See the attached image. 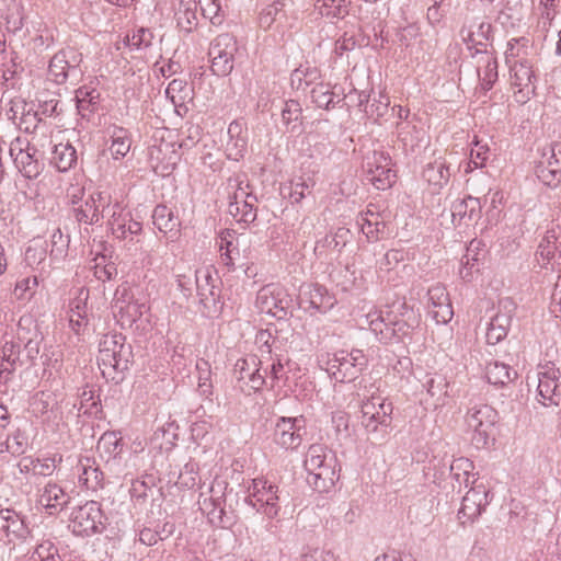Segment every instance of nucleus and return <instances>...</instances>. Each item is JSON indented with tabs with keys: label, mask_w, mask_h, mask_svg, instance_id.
<instances>
[{
	"label": "nucleus",
	"mask_w": 561,
	"mask_h": 561,
	"mask_svg": "<svg viewBox=\"0 0 561 561\" xmlns=\"http://www.w3.org/2000/svg\"><path fill=\"white\" fill-rule=\"evenodd\" d=\"M335 455L321 444L309 447L305 468L307 470V483L319 493L329 492L339 480Z\"/></svg>",
	"instance_id": "nucleus-1"
},
{
	"label": "nucleus",
	"mask_w": 561,
	"mask_h": 561,
	"mask_svg": "<svg viewBox=\"0 0 561 561\" xmlns=\"http://www.w3.org/2000/svg\"><path fill=\"white\" fill-rule=\"evenodd\" d=\"M133 358L131 345L122 333H106L99 343L98 363L104 377L112 380L128 369Z\"/></svg>",
	"instance_id": "nucleus-2"
},
{
	"label": "nucleus",
	"mask_w": 561,
	"mask_h": 561,
	"mask_svg": "<svg viewBox=\"0 0 561 561\" xmlns=\"http://www.w3.org/2000/svg\"><path fill=\"white\" fill-rule=\"evenodd\" d=\"M393 407L381 396H371L362 403L360 422L375 440H383L392 423Z\"/></svg>",
	"instance_id": "nucleus-3"
},
{
	"label": "nucleus",
	"mask_w": 561,
	"mask_h": 561,
	"mask_svg": "<svg viewBox=\"0 0 561 561\" xmlns=\"http://www.w3.org/2000/svg\"><path fill=\"white\" fill-rule=\"evenodd\" d=\"M195 278L197 296L203 307V314L208 318L218 317L224 306L218 276L216 274L214 275L210 267H204L196 271Z\"/></svg>",
	"instance_id": "nucleus-4"
},
{
	"label": "nucleus",
	"mask_w": 561,
	"mask_h": 561,
	"mask_svg": "<svg viewBox=\"0 0 561 561\" xmlns=\"http://www.w3.org/2000/svg\"><path fill=\"white\" fill-rule=\"evenodd\" d=\"M367 366V358L363 351L341 350L334 353L327 363V371L339 382L355 380Z\"/></svg>",
	"instance_id": "nucleus-5"
},
{
	"label": "nucleus",
	"mask_w": 561,
	"mask_h": 561,
	"mask_svg": "<svg viewBox=\"0 0 561 561\" xmlns=\"http://www.w3.org/2000/svg\"><path fill=\"white\" fill-rule=\"evenodd\" d=\"M148 310V305L136 299L129 286L117 287L112 301V311L122 328H131Z\"/></svg>",
	"instance_id": "nucleus-6"
},
{
	"label": "nucleus",
	"mask_w": 561,
	"mask_h": 561,
	"mask_svg": "<svg viewBox=\"0 0 561 561\" xmlns=\"http://www.w3.org/2000/svg\"><path fill=\"white\" fill-rule=\"evenodd\" d=\"M237 51L238 43L231 34L222 33L216 36L208 48L213 73L220 77L228 76L233 69Z\"/></svg>",
	"instance_id": "nucleus-7"
},
{
	"label": "nucleus",
	"mask_w": 561,
	"mask_h": 561,
	"mask_svg": "<svg viewBox=\"0 0 561 561\" xmlns=\"http://www.w3.org/2000/svg\"><path fill=\"white\" fill-rule=\"evenodd\" d=\"M392 160L385 151L374 150L364 160L366 180L377 190H387L396 182V171L392 169Z\"/></svg>",
	"instance_id": "nucleus-8"
},
{
	"label": "nucleus",
	"mask_w": 561,
	"mask_h": 561,
	"mask_svg": "<svg viewBox=\"0 0 561 561\" xmlns=\"http://www.w3.org/2000/svg\"><path fill=\"white\" fill-rule=\"evenodd\" d=\"M255 302L261 312L279 320L291 313L293 299L286 289L277 284H268L262 287L257 291Z\"/></svg>",
	"instance_id": "nucleus-9"
},
{
	"label": "nucleus",
	"mask_w": 561,
	"mask_h": 561,
	"mask_svg": "<svg viewBox=\"0 0 561 561\" xmlns=\"http://www.w3.org/2000/svg\"><path fill=\"white\" fill-rule=\"evenodd\" d=\"M248 491L247 502L253 508L268 518H275L278 515L280 505L277 485L271 484L264 479H254Z\"/></svg>",
	"instance_id": "nucleus-10"
},
{
	"label": "nucleus",
	"mask_w": 561,
	"mask_h": 561,
	"mask_svg": "<svg viewBox=\"0 0 561 561\" xmlns=\"http://www.w3.org/2000/svg\"><path fill=\"white\" fill-rule=\"evenodd\" d=\"M497 421V412L489 404L470 408L466 415V424L472 431V442L477 447L488 444L493 426Z\"/></svg>",
	"instance_id": "nucleus-11"
},
{
	"label": "nucleus",
	"mask_w": 561,
	"mask_h": 561,
	"mask_svg": "<svg viewBox=\"0 0 561 561\" xmlns=\"http://www.w3.org/2000/svg\"><path fill=\"white\" fill-rule=\"evenodd\" d=\"M70 526L78 536H90L101 533L104 528V514L95 501H88L73 508L70 515Z\"/></svg>",
	"instance_id": "nucleus-12"
},
{
	"label": "nucleus",
	"mask_w": 561,
	"mask_h": 561,
	"mask_svg": "<svg viewBox=\"0 0 561 561\" xmlns=\"http://www.w3.org/2000/svg\"><path fill=\"white\" fill-rule=\"evenodd\" d=\"M9 153L18 170L27 179L37 178L44 164L38 159V150L26 139L18 137L10 145Z\"/></svg>",
	"instance_id": "nucleus-13"
},
{
	"label": "nucleus",
	"mask_w": 561,
	"mask_h": 561,
	"mask_svg": "<svg viewBox=\"0 0 561 561\" xmlns=\"http://www.w3.org/2000/svg\"><path fill=\"white\" fill-rule=\"evenodd\" d=\"M538 401L545 405H558L561 401V373L551 362L538 369Z\"/></svg>",
	"instance_id": "nucleus-14"
},
{
	"label": "nucleus",
	"mask_w": 561,
	"mask_h": 561,
	"mask_svg": "<svg viewBox=\"0 0 561 561\" xmlns=\"http://www.w3.org/2000/svg\"><path fill=\"white\" fill-rule=\"evenodd\" d=\"M305 431V419L279 417L275 424L273 440L285 449H297L302 443Z\"/></svg>",
	"instance_id": "nucleus-15"
},
{
	"label": "nucleus",
	"mask_w": 561,
	"mask_h": 561,
	"mask_svg": "<svg viewBox=\"0 0 561 561\" xmlns=\"http://www.w3.org/2000/svg\"><path fill=\"white\" fill-rule=\"evenodd\" d=\"M79 62L73 50H59L49 61L48 76L57 84L66 83L69 78L77 79L81 75Z\"/></svg>",
	"instance_id": "nucleus-16"
},
{
	"label": "nucleus",
	"mask_w": 561,
	"mask_h": 561,
	"mask_svg": "<svg viewBox=\"0 0 561 561\" xmlns=\"http://www.w3.org/2000/svg\"><path fill=\"white\" fill-rule=\"evenodd\" d=\"M516 306L511 298H503L499 302L497 312L491 318L486 330V342L495 345L506 337L511 327Z\"/></svg>",
	"instance_id": "nucleus-17"
},
{
	"label": "nucleus",
	"mask_w": 561,
	"mask_h": 561,
	"mask_svg": "<svg viewBox=\"0 0 561 561\" xmlns=\"http://www.w3.org/2000/svg\"><path fill=\"white\" fill-rule=\"evenodd\" d=\"M110 205V195L103 192L92 193L84 203L73 208L75 218L80 224L98 225Z\"/></svg>",
	"instance_id": "nucleus-18"
},
{
	"label": "nucleus",
	"mask_w": 561,
	"mask_h": 561,
	"mask_svg": "<svg viewBox=\"0 0 561 561\" xmlns=\"http://www.w3.org/2000/svg\"><path fill=\"white\" fill-rule=\"evenodd\" d=\"M510 67L512 84L518 88L515 92L516 101L525 103L535 94L534 81L536 78L533 66L527 59H522Z\"/></svg>",
	"instance_id": "nucleus-19"
},
{
	"label": "nucleus",
	"mask_w": 561,
	"mask_h": 561,
	"mask_svg": "<svg viewBox=\"0 0 561 561\" xmlns=\"http://www.w3.org/2000/svg\"><path fill=\"white\" fill-rule=\"evenodd\" d=\"M265 359L255 355H249L237 360L234 365V375L239 381H244L250 389L260 390L265 383V376L262 374Z\"/></svg>",
	"instance_id": "nucleus-20"
},
{
	"label": "nucleus",
	"mask_w": 561,
	"mask_h": 561,
	"mask_svg": "<svg viewBox=\"0 0 561 561\" xmlns=\"http://www.w3.org/2000/svg\"><path fill=\"white\" fill-rule=\"evenodd\" d=\"M427 296L428 313L436 323H447L450 321L454 311L446 288L440 284H436L428 289Z\"/></svg>",
	"instance_id": "nucleus-21"
},
{
	"label": "nucleus",
	"mask_w": 561,
	"mask_h": 561,
	"mask_svg": "<svg viewBox=\"0 0 561 561\" xmlns=\"http://www.w3.org/2000/svg\"><path fill=\"white\" fill-rule=\"evenodd\" d=\"M488 505V492L483 485L471 488L462 497L458 518L465 524L474 520Z\"/></svg>",
	"instance_id": "nucleus-22"
},
{
	"label": "nucleus",
	"mask_w": 561,
	"mask_h": 561,
	"mask_svg": "<svg viewBox=\"0 0 561 561\" xmlns=\"http://www.w3.org/2000/svg\"><path fill=\"white\" fill-rule=\"evenodd\" d=\"M71 496L57 483L48 482L39 493L38 504L49 515L59 514L70 502Z\"/></svg>",
	"instance_id": "nucleus-23"
},
{
	"label": "nucleus",
	"mask_w": 561,
	"mask_h": 561,
	"mask_svg": "<svg viewBox=\"0 0 561 561\" xmlns=\"http://www.w3.org/2000/svg\"><path fill=\"white\" fill-rule=\"evenodd\" d=\"M0 534H3L8 542L16 539H25L30 529L24 517L11 508L0 510Z\"/></svg>",
	"instance_id": "nucleus-24"
},
{
	"label": "nucleus",
	"mask_w": 561,
	"mask_h": 561,
	"mask_svg": "<svg viewBox=\"0 0 561 561\" xmlns=\"http://www.w3.org/2000/svg\"><path fill=\"white\" fill-rule=\"evenodd\" d=\"M482 205L479 198L467 196L457 199L451 205L453 222L461 225L477 221L480 218Z\"/></svg>",
	"instance_id": "nucleus-25"
},
{
	"label": "nucleus",
	"mask_w": 561,
	"mask_h": 561,
	"mask_svg": "<svg viewBox=\"0 0 561 561\" xmlns=\"http://www.w3.org/2000/svg\"><path fill=\"white\" fill-rule=\"evenodd\" d=\"M174 19L176 27L184 34H191L197 28V1L180 0L175 9Z\"/></svg>",
	"instance_id": "nucleus-26"
},
{
	"label": "nucleus",
	"mask_w": 561,
	"mask_h": 561,
	"mask_svg": "<svg viewBox=\"0 0 561 561\" xmlns=\"http://www.w3.org/2000/svg\"><path fill=\"white\" fill-rule=\"evenodd\" d=\"M229 140L226 145L227 157L230 160L239 161L247 151L248 136L241 123L234 121L228 127Z\"/></svg>",
	"instance_id": "nucleus-27"
},
{
	"label": "nucleus",
	"mask_w": 561,
	"mask_h": 561,
	"mask_svg": "<svg viewBox=\"0 0 561 561\" xmlns=\"http://www.w3.org/2000/svg\"><path fill=\"white\" fill-rule=\"evenodd\" d=\"M423 386L432 399V405L434 409L444 407L447 403V399L449 397V382L444 375L434 374L427 376Z\"/></svg>",
	"instance_id": "nucleus-28"
},
{
	"label": "nucleus",
	"mask_w": 561,
	"mask_h": 561,
	"mask_svg": "<svg viewBox=\"0 0 561 561\" xmlns=\"http://www.w3.org/2000/svg\"><path fill=\"white\" fill-rule=\"evenodd\" d=\"M370 330L379 336L380 341H387L391 339L396 332L394 327L398 325L391 319L390 312H383L381 310H375L366 316Z\"/></svg>",
	"instance_id": "nucleus-29"
},
{
	"label": "nucleus",
	"mask_w": 561,
	"mask_h": 561,
	"mask_svg": "<svg viewBox=\"0 0 561 561\" xmlns=\"http://www.w3.org/2000/svg\"><path fill=\"white\" fill-rule=\"evenodd\" d=\"M559 248H561V236L553 228L548 229L535 254L538 264L542 268L548 270L549 263H551V260Z\"/></svg>",
	"instance_id": "nucleus-30"
},
{
	"label": "nucleus",
	"mask_w": 561,
	"mask_h": 561,
	"mask_svg": "<svg viewBox=\"0 0 561 561\" xmlns=\"http://www.w3.org/2000/svg\"><path fill=\"white\" fill-rule=\"evenodd\" d=\"M152 222L163 233L178 234L181 228L180 218L165 205H157L152 213Z\"/></svg>",
	"instance_id": "nucleus-31"
},
{
	"label": "nucleus",
	"mask_w": 561,
	"mask_h": 561,
	"mask_svg": "<svg viewBox=\"0 0 561 561\" xmlns=\"http://www.w3.org/2000/svg\"><path fill=\"white\" fill-rule=\"evenodd\" d=\"M350 0H316L314 10L330 21L343 20L350 12Z\"/></svg>",
	"instance_id": "nucleus-32"
},
{
	"label": "nucleus",
	"mask_w": 561,
	"mask_h": 561,
	"mask_svg": "<svg viewBox=\"0 0 561 561\" xmlns=\"http://www.w3.org/2000/svg\"><path fill=\"white\" fill-rule=\"evenodd\" d=\"M302 108L298 101L288 100L284 103L282 108V123L288 133H301L302 131Z\"/></svg>",
	"instance_id": "nucleus-33"
},
{
	"label": "nucleus",
	"mask_w": 561,
	"mask_h": 561,
	"mask_svg": "<svg viewBox=\"0 0 561 561\" xmlns=\"http://www.w3.org/2000/svg\"><path fill=\"white\" fill-rule=\"evenodd\" d=\"M2 363L0 367V379H3L4 382L9 380V375H11L18 367L19 363H21V345L15 342H7L2 347Z\"/></svg>",
	"instance_id": "nucleus-34"
},
{
	"label": "nucleus",
	"mask_w": 561,
	"mask_h": 561,
	"mask_svg": "<svg viewBox=\"0 0 561 561\" xmlns=\"http://www.w3.org/2000/svg\"><path fill=\"white\" fill-rule=\"evenodd\" d=\"M517 377V371L508 365L492 360L485 366V378L494 386H505Z\"/></svg>",
	"instance_id": "nucleus-35"
},
{
	"label": "nucleus",
	"mask_w": 561,
	"mask_h": 561,
	"mask_svg": "<svg viewBox=\"0 0 561 561\" xmlns=\"http://www.w3.org/2000/svg\"><path fill=\"white\" fill-rule=\"evenodd\" d=\"M77 151L70 144H58L54 147L50 163L59 171L67 172L77 163Z\"/></svg>",
	"instance_id": "nucleus-36"
},
{
	"label": "nucleus",
	"mask_w": 561,
	"mask_h": 561,
	"mask_svg": "<svg viewBox=\"0 0 561 561\" xmlns=\"http://www.w3.org/2000/svg\"><path fill=\"white\" fill-rule=\"evenodd\" d=\"M305 295H308L309 307L319 311L327 312L335 305V298L330 295L325 287L321 285H310Z\"/></svg>",
	"instance_id": "nucleus-37"
},
{
	"label": "nucleus",
	"mask_w": 561,
	"mask_h": 561,
	"mask_svg": "<svg viewBox=\"0 0 561 561\" xmlns=\"http://www.w3.org/2000/svg\"><path fill=\"white\" fill-rule=\"evenodd\" d=\"M312 102L320 108L330 110L343 101L330 85V83H317L310 91Z\"/></svg>",
	"instance_id": "nucleus-38"
},
{
	"label": "nucleus",
	"mask_w": 561,
	"mask_h": 561,
	"mask_svg": "<svg viewBox=\"0 0 561 561\" xmlns=\"http://www.w3.org/2000/svg\"><path fill=\"white\" fill-rule=\"evenodd\" d=\"M256 196H250L248 201L230 202L228 211L231 216L237 218L238 221L250 224L256 219Z\"/></svg>",
	"instance_id": "nucleus-39"
},
{
	"label": "nucleus",
	"mask_w": 561,
	"mask_h": 561,
	"mask_svg": "<svg viewBox=\"0 0 561 561\" xmlns=\"http://www.w3.org/2000/svg\"><path fill=\"white\" fill-rule=\"evenodd\" d=\"M81 473L79 474V482L84 485L88 490L96 491L102 489L104 485V473L99 467L91 463L90 459L87 458L85 462H80Z\"/></svg>",
	"instance_id": "nucleus-40"
},
{
	"label": "nucleus",
	"mask_w": 561,
	"mask_h": 561,
	"mask_svg": "<svg viewBox=\"0 0 561 561\" xmlns=\"http://www.w3.org/2000/svg\"><path fill=\"white\" fill-rule=\"evenodd\" d=\"M167 96L172 102L176 114L183 116L187 112L185 99L188 96L186 82L180 79L172 80L167 90Z\"/></svg>",
	"instance_id": "nucleus-41"
},
{
	"label": "nucleus",
	"mask_w": 561,
	"mask_h": 561,
	"mask_svg": "<svg viewBox=\"0 0 561 561\" xmlns=\"http://www.w3.org/2000/svg\"><path fill=\"white\" fill-rule=\"evenodd\" d=\"M360 216V229L368 239V241L379 240L385 233V221L379 220V215L371 210H367L365 214H362Z\"/></svg>",
	"instance_id": "nucleus-42"
},
{
	"label": "nucleus",
	"mask_w": 561,
	"mask_h": 561,
	"mask_svg": "<svg viewBox=\"0 0 561 561\" xmlns=\"http://www.w3.org/2000/svg\"><path fill=\"white\" fill-rule=\"evenodd\" d=\"M98 451L107 460L116 458L123 450V440L117 432H105L98 442Z\"/></svg>",
	"instance_id": "nucleus-43"
},
{
	"label": "nucleus",
	"mask_w": 561,
	"mask_h": 561,
	"mask_svg": "<svg viewBox=\"0 0 561 561\" xmlns=\"http://www.w3.org/2000/svg\"><path fill=\"white\" fill-rule=\"evenodd\" d=\"M423 178L433 185L443 186L449 181L450 170L445 160H436L428 163L423 170Z\"/></svg>",
	"instance_id": "nucleus-44"
},
{
	"label": "nucleus",
	"mask_w": 561,
	"mask_h": 561,
	"mask_svg": "<svg viewBox=\"0 0 561 561\" xmlns=\"http://www.w3.org/2000/svg\"><path fill=\"white\" fill-rule=\"evenodd\" d=\"M111 230L117 239L124 240L130 237V240H133L134 236L141 232L142 226L139 221L134 220L130 214L127 213L126 215H123L122 219L116 221V224L115 220H113V227Z\"/></svg>",
	"instance_id": "nucleus-45"
},
{
	"label": "nucleus",
	"mask_w": 561,
	"mask_h": 561,
	"mask_svg": "<svg viewBox=\"0 0 561 561\" xmlns=\"http://www.w3.org/2000/svg\"><path fill=\"white\" fill-rule=\"evenodd\" d=\"M111 138L112 144L108 148L111 156L116 160L124 158L129 152L131 145L128 131L123 127H114Z\"/></svg>",
	"instance_id": "nucleus-46"
},
{
	"label": "nucleus",
	"mask_w": 561,
	"mask_h": 561,
	"mask_svg": "<svg viewBox=\"0 0 561 561\" xmlns=\"http://www.w3.org/2000/svg\"><path fill=\"white\" fill-rule=\"evenodd\" d=\"M491 30V24L489 23H480L479 25V32L476 34L470 28H461L460 36L462 41L468 45L469 49L476 48V54L483 53L485 54L486 50L480 48L479 46H485L483 41H488V34Z\"/></svg>",
	"instance_id": "nucleus-47"
},
{
	"label": "nucleus",
	"mask_w": 561,
	"mask_h": 561,
	"mask_svg": "<svg viewBox=\"0 0 561 561\" xmlns=\"http://www.w3.org/2000/svg\"><path fill=\"white\" fill-rule=\"evenodd\" d=\"M483 69L482 72L479 70L478 75L481 80V85L484 90L492 89L493 84L497 80V60L494 56L485 53L483 57Z\"/></svg>",
	"instance_id": "nucleus-48"
},
{
	"label": "nucleus",
	"mask_w": 561,
	"mask_h": 561,
	"mask_svg": "<svg viewBox=\"0 0 561 561\" xmlns=\"http://www.w3.org/2000/svg\"><path fill=\"white\" fill-rule=\"evenodd\" d=\"M262 374L265 376L266 381H271V387H274L277 381L286 378V371L282 358H275L270 355L268 359L263 365Z\"/></svg>",
	"instance_id": "nucleus-49"
},
{
	"label": "nucleus",
	"mask_w": 561,
	"mask_h": 561,
	"mask_svg": "<svg viewBox=\"0 0 561 561\" xmlns=\"http://www.w3.org/2000/svg\"><path fill=\"white\" fill-rule=\"evenodd\" d=\"M233 232L229 230L222 231L219 236V240L217 241V245L220 251V259L222 263L231 267L233 265L234 256L233 253L239 254L238 250L232 244Z\"/></svg>",
	"instance_id": "nucleus-50"
},
{
	"label": "nucleus",
	"mask_w": 561,
	"mask_h": 561,
	"mask_svg": "<svg viewBox=\"0 0 561 561\" xmlns=\"http://www.w3.org/2000/svg\"><path fill=\"white\" fill-rule=\"evenodd\" d=\"M535 171L537 178L546 185L556 186L561 181V170H557L542 157Z\"/></svg>",
	"instance_id": "nucleus-51"
},
{
	"label": "nucleus",
	"mask_w": 561,
	"mask_h": 561,
	"mask_svg": "<svg viewBox=\"0 0 561 561\" xmlns=\"http://www.w3.org/2000/svg\"><path fill=\"white\" fill-rule=\"evenodd\" d=\"M283 7L282 2L275 0L262 9L259 16L260 26L264 30H268L276 21L284 16Z\"/></svg>",
	"instance_id": "nucleus-52"
},
{
	"label": "nucleus",
	"mask_w": 561,
	"mask_h": 561,
	"mask_svg": "<svg viewBox=\"0 0 561 561\" xmlns=\"http://www.w3.org/2000/svg\"><path fill=\"white\" fill-rule=\"evenodd\" d=\"M201 7L202 15L208 19L213 25H221L225 20L221 5L217 0H198L197 7Z\"/></svg>",
	"instance_id": "nucleus-53"
},
{
	"label": "nucleus",
	"mask_w": 561,
	"mask_h": 561,
	"mask_svg": "<svg viewBox=\"0 0 561 561\" xmlns=\"http://www.w3.org/2000/svg\"><path fill=\"white\" fill-rule=\"evenodd\" d=\"M350 236V229L344 227L337 228L334 234H327L321 240H318L316 243L314 251H320L323 248L336 249L339 247H344L347 243Z\"/></svg>",
	"instance_id": "nucleus-54"
},
{
	"label": "nucleus",
	"mask_w": 561,
	"mask_h": 561,
	"mask_svg": "<svg viewBox=\"0 0 561 561\" xmlns=\"http://www.w3.org/2000/svg\"><path fill=\"white\" fill-rule=\"evenodd\" d=\"M489 151V146L486 144H482L481 140L476 138L472 142L470 160L468 162V169H466V172L483 167L488 159Z\"/></svg>",
	"instance_id": "nucleus-55"
},
{
	"label": "nucleus",
	"mask_w": 561,
	"mask_h": 561,
	"mask_svg": "<svg viewBox=\"0 0 561 561\" xmlns=\"http://www.w3.org/2000/svg\"><path fill=\"white\" fill-rule=\"evenodd\" d=\"M56 403V398L53 393L39 391L33 397L31 407L36 415H44L51 411Z\"/></svg>",
	"instance_id": "nucleus-56"
},
{
	"label": "nucleus",
	"mask_w": 561,
	"mask_h": 561,
	"mask_svg": "<svg viewBox=\"0 0 561 561\" xmlns=\"http://www.w3.org/2000/svg\"><path fill=\"white\" fill-rule=\"evenodd\" d=\"M472 468V462L469 459L458 458L450 465V474L453 476V479L459 483V486L461 485L462 481L466 485H468L470 471Z\"/></svg>",
	"instance_id": "nucleus-57"
},
{
	"label": "nucleus",
	"mask_w": 561,
	"mask_h": 561,
	"mask_svg": "<svg viewBox=\"0 0 561 561\" xmlns=\"http://www.w3.org/2000/svg\"><path fill=\"white\" fill-rule=\"evenodd\" d=\"M314 182L312 179L299 178L296 182H291L289 197L293 203H300L306 196L311 194Z\"/></svg>",
	"instance_id": "nucleus-58"
},
{
	"label": "nucleus",
	"mask_w": 561,
	"mask_h": 561,
	"mask_svg": "<svg viewBox=\"0 0 561 561\" xmlns=\"http://www.w3.org/2000/svg\"><path fill=\"white\" fill-rule=\"evenodd\" d=\"M197 369L199 370L197 390L202 397L211 400L210 398L213 396V383L209 378L210 370L208 363L203 362L202 364H197Z\"/></svg>",
	"instance_id": "nucleus-59"
},
{
	"label": "nucleus",
	"mask_w": 561,
	"mask_h": 561,
	"mask_svg": "<svg viewBox=\"0 0 561 561\" xmlns=\"http://www.w3.org/2000/svg\"><path fill=\"white\" fill-rule=\"evenodd\" d=\"M201 510L208 515L211 523L221 522L224 508L220 499L205 497L198 502Z\"/></svg>",
	"instance_id": "nucleus-60"
},
{
	"label": "nucleus",
	"mask_w": 561,
	"mask_h": 561,
	"mask_svg": "<svg viewBox=\"0 0 561 561\" xmlns=\"http://www.w3.org/2000/svg\"><path fill=\"white\" fill-rule=\"evenodd\" d=\"M25 461L32 465V472L36 476L48 477L54 473L56 470V460L55 458H36V459H26Z\"/></svg>",
	"instance_id": "nucleus-61"
},
{
	"label": "nucleus",
	"mask_w": 561,
	"mask_h": 561,
	"mask_svg": "<svg viewBox=\"0 0 561 561\" xmlns=\"http://www.w3.org/2000/svg\"><path fill=\"white\" fill-rule=\"evenodd\" d=\"M8 438H10V445L5 446L8 453H11L13 456H20L26 451L27 437L21 430H16Z\"/></svg>",
	"instance_id": "nucleus-62"
},
{
	"label": "nucleus",
	"mask_w": 561,
	"mask_h": 561,
	"mask_svg": "<svg viewBox=\"0 0 561 561\" xmlns=\"http://www.w3.org/2000/svg\"><path fill=\"white\" fill-rule=\"evenodd\" d=\"M153 38L154 35L150 28L140 27L131 35V37H128V43L130 46L141 49L151 46Z\"/></svg>",
	"instance_id": "nucleus-63"
},
{
	"label": "nucleus",
	"mask_w": 561,
	"mask_h": 561,
	"mask_svg": "<svg viewBox=\"0 0 561 561\" xmlns=\"http://www.w3.org/2000/svg\"><path fill=\"white\" fill-rule=\"evenodd\" d=\"M37 285L38 282L36 276L25 277L16 282L13 289V295L16 299L30 298L34 294V289Z\"/></svg>",
	"instance_id": "nucleus-64"
}]
</instances>
